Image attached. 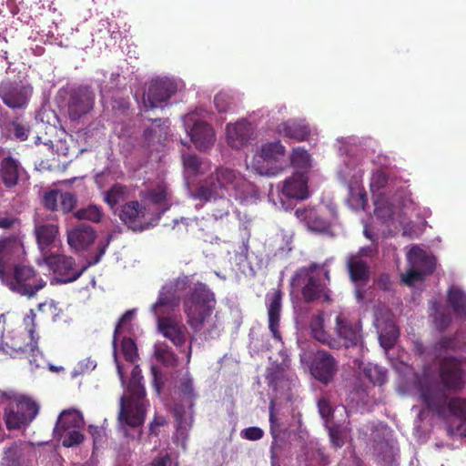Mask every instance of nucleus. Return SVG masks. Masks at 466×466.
<instances>
[{
    "mask_svg": "<svg viewBox=\"0 0 466 466\" xmlns=\"http://www.w3.org/2000/svg\"><path fill=\"white\" fill-rule=\"evenodd\" d=\"M8 398L15 400L16 410H19V412L23 414L22 417L26 419L29 422L32 421L38 413V405L30 398L15 394L8 396Z\"/></svg>",
    "mask_w": 466,
    "mask_h": 466,
    "instance_id": "ea45409f",
    "label": "nucleus"
},
{
    "mask_svg": "<svg viewBox=\"0 0 466 466\" xmlns=\"http://www.w3.org/2000/svg\"><path fill=\"white\" fill-rule=\"evenodd\" d=\"M360 369L365 379H385L386 377V370L377 364H361Z\"/></svg>",
    "mask_w": 466,
    "mask_h": 466,
    "instance_id": "4d7b16f0",
    "label": "nucleus"
},
{
    "mask_svg": "<svg viewBox=\"0 0 466 466\" xmlns=\"http://www.w3.org/2000/svg\"><path fill=\"white\" fill-rule=\"evenodd\" d=\"M223 196L224 193L219 191L213 176H210L207 180L197 187L193 193L195 199L204 201H211L212 199L218 200Z\"/></svg>",
    "mask_w": 466,
    "mask_h": 466,
    "instance_id": "72a5a7b5",
    "label": "nucleus"
},
{
    "mask_svg": "<svg viewBox=\"0 0 466 466\" xmlns=\"http://www.w3.org/2000/svg\"><path fill=\"white\" fill-rule=\"evenodd\" d=\"M4 350L13 358L18 355H25L28 358V356H35V353L38 351L37 339L27 338V335L21 333H13L7 338Z\"/></svg>",
    "mask_w": 466,
    "mask_h": 466,
    "instance_id": "dca6fc26",
    "label": "nucleus"
},
{
    "mask_svg": "<svg viewBox=\"0 0 466 466\" xmlns=\"http://www.w3.org/2000/svg\"><path fill=\"white\" fill-rule=\"evenodd\" d=\"M365 396H367L366 389L363 387L362 380H359L350 390V401L353 402L355 400H363Z\"/></svg>",
    "mask_w": 466,
    "mask_h": 466,
    "instance_id": "338daca9",
    "label": "nucleus"
},
{
    "mask_svg": "<svg viewBox=\"0 0 466 466\" xmlns=\"http://www.w3.org/2000/svg\"><path fill=\"white\" fill-rule=\"evenodd\" d=\"M464 387V380H401L397 386L400 395L417 396L426 408L441 419L451 417L466 421V399L451 397ZM448 433L466 436V425L448 427Z\"/></svg>",
    "mask_w": 466,
    "mask_h": 466,
    "instance_id": "f257e3e1",
    "label": "nucleus"
},
{
    "mask_svg": "<svg viewBox=\"0 0 466 466\" xmlns=\"http://www.w3.org/2000/svg\"><path fill=\"white\" fill-rule=\"evenodd\" d=\"M282 291L280 289H276L270 295V297H268V329L272 334V337L278 341H281L282 339L281 333L279 329L282 308Z\"/></svg>",
    "mask_w": 466,
    "mask_h": 466,
    "instance_id": "393cba45",
    "label": "nucleus"
},
{
    "mask_svg": "<svg viewBox=\"0 0 466 466\" xmlns=\"http://www.w3.org/2000/svg\"><path fill=\"white\" fill-rule=\"evenodd\" d=\"M295 215L305 223L309 230L319 234L332 235L331 223L322 218L314 208H298Z\"/></svg>",
    "mask_w": 466,
    "mask_h": 466,
    "instance_id": "4be33fe9",
    "label": "nucleus"
},
{
    "mask_svg": "<svg viewBox=\"0 0 466 466\" xmlns=\"http://www.w3.org/2000/svg\"><path fill=\"white\" fill-rule=\"evenodd\" d=\"M84 424L82 414L76 410H67L62 411L58 416L55 432H60L59 431L69 429H81Z\"/></svg>",
    "mask_w": 466,
    "mask_h": 466,
    "instance_id": "f704fd0d",
    "label": "nucleus"
},
{
    "mask_svg": "<svg viewBox=\"0 0 466 466\" xmlns=\"http://www.w3.org/2000/svg\"><path fill=\"white\" fill-rule=\"evenodd\" d=\"M177 92V85L169 78H156L150 81L143 94V105L147 109L163 107Z\"/></svg>",
    "mask_w": 466,
    "mask_h": 466,
    "instance_id": "9b49d317",
    "label": "nucleus"
},
{
    "mask_svg": "<svg viewBox=\"0 0 466 466\" xmlns=\"http://www.w3.org/2000/svg\"><path fill=\"white\" fill-rule=\"evenodd\" d=\"M10 126V131L17 140H27L30 133V127L27 124L19 121H13Z\"/></svg>",
    "mask_w": 466,
    "mask_h": 466,
    "instance_id": "13d9d810",
    "label": "nucleus"
},
{
    "mask_svg": "<svg viewBox=\"0 0 466 466\" xmlns=\"http://www.w3.org/2000/svg\"><path fill=\"white\" fill-rule=\"evenodd\" d=\"M335 331L341 347L351 348L357 346L360 339V329L342 314L336 318Z\"/></svg>",
    "mask_w": 466,
    "mask_h": 466,
    "instance_id": "b1692460",
    "label": "nucleus"
},
{
    "mask_svg": "<svg viewBox=\"0 0 466 466\" xmlns=\"http://www.w3.org/2000/svg\"><path fill=\"white\" fill-rule=\"evenodd\" d=\"M43 206L49 211L61 210L64 214L72 212L77 205V198L72 192L50 189L44 193Z\"/></svg>",
    "mask_w": 466,
    "mask_h": 466,
    "instance_id": "4468645a",
    "label": "nucleus"
},
{
    "mask_svg": "<svg viewBox=\"0 0 466 466\" xmlns=\"http://www.w3.org/2000/svg\"><path fill=\"white\" fill-rule=\"evenodd\" d=\"M45 262L54 274L57 276V282L69 283L76 280L87 266L80 269L76 268L75 259L65 255H49L45 258Z\"/></svg>",
    "mask_w": 466,
    "mask_h": 466,
    "instance_id": "ddd939ff",
    "label": "nucleus"
},
{
    "mask_svg": "<svg viewBox=\"0 0 466 466\" xmlns=\"http://www.w3.org/2000/svg\"><path fill=\"white\" fill-rule=\"evenodd\" d=\"M278 132L286 137L297 141L307 140L310 134V130L307 125L294 119H289L279 125Z\"/></svg>",
    "mask_w": 466,
    "mask_h": 466,
    "instance_id": "7c9ffc66",
    "label": "nucleus"
},
{
    "mask_svg": "<svg viewBox=\"0 0 466 466\" xmlns=\"http://www.w3.org/2000/svg\"><path fill=\"white\" fill-rule=\"evenodd\" d=\"M285 157L286 149L280 142L267 143L254 155L251 167L261 176L275 177L288 167Z\"/></svg>",
    "mask_w": 466,
    "mask_h": 466,
    "instance_id": "39448f33",
    "label": "nucleus"
},
{
    "mask_svg": "<svg viewBox=\"0 0 466 466\" xmlns=\"http://www.w3.org/2000/svg\"><path fill=\"white\" fill-rule=\"evenodd\" d=\"M22 413L16 410L15 405H11L5 410V420L8 430L20 429L29 421L22 417Z\"/></svg>",
    "mask_w": 466,
    "mask_h": 466,
    "instance_id": "49530a36",
    "label": "nucleus"
},
{
    "mask_svg": "<svg viewBox=\"0 0 466 466\" xmlns=\"http://www.w3.org/2000/svg\"><path fill=\"white\" fill-rule=\"evenodd\" d=\"M183 164L187 170L192 174H198L201 166L199 157L195 154L183 155Z\"/></svg>",
    "mask_w": 466,
    "mask_h": 466,
    "instance_id": "680f3d73",
    "label": "nucleus"
},
{
    "mask_svg": "<svg viewBox=\"0 0 466 466\" xmlns=\"http://www.w3.org/2000/svg\"><path fill=\"white\" fill-rule=\"evenodd\" d=\"M167 190L164 187H157L147 193L148 200L156 205H161L167 201Z\"/></svg>",
    "mask_w": 466,
    "mask_h": 466,
    "instance_id": "e2e57ef3",
    "label": "nucleus"
},
{
    "mask_svg": "<svg viewBox=\"0 0 466 466\" xmlns=\"http://www.w3.org/2000/svg\"><path fill=\"white\" fill-rule=\"evenodd\" d=\"M287 368L285 360L281 363L272 362L268 368L266 379H283Z\"/></svg>",
    "mask_w": 466,
    "mask_h": 466,
    "instance_id": "052dcab7",
    "label": "nucleus"
},
{
    "mask_svg": "<svg viewBox=\"0 0 466 466\" xmlns=\"http://www.w3.org/2000/svg\"><path fill=\"white\" fill-rule=\"evenodd\" d=\"M318 408L320 416L325 420H329L333 416V410L328 400L322 398L318 401Z\"/></svg>",
    "mask_w": 466,
    "mask_h": 466,
    "instance_id": "774afa93",
    "label": "nucleus"
},
{
    "mask_svg": "<svg viewBox=\"0 0 466 466\" xmlns=\"http://www.w3.org/2000/svg\"><path fill=\"white\" fill-rule=\"evenodd\" d=\"M329 435L332 444L336 448H340L344 444V439L339 425H335L329 428Z\"/></svg>",
    "mask_w": 466,
    "mask_h": 466,
    "instance_id": "69168bd1",
    "label": "nucleus"
},
{
    "mask_svg": "<svg viewBox=\"0 0 466 466\" xmlns=\"http://www.w3.org/2000/svg\"><path fill=\"white\" fill-rule=\"evenodd\" d=\"M134 318V311L127 310L126 311L121 318L119 319L117 324L116 325L114 335H113V344L116 345L117 337L125 330H129L131 329V321Z\"/></svg>",
    "mask_w": 466,
    "mask_h": 466,
    "instance_id": "5fc2aeb1",
    "label": "nucleus"
},
{
    "mask_svg": "<svg viewBox=\"0 0 466 466\" xmlns=\"http://www.w3.org/2000/svg\"><path fill=\"white\" fill-rule=\"evenodd\" d=\"M402 198V194L398 197L392 196H377L374 200V214L376 217L383 221H388L393 218L394 215V202Z\"/></svg>",
    "mask_w": 466,
    "mask_h": 466,
    "instance_id": "473e14b6",
    "label": "nucleus"
},
{
    "mask_svg": "<svg viewBox=\"0 0 466 466\" xmlns=\"http://www.w3.org/2000/svg\"><path fill=\"white\" fill-rule=\"evenodd\" d=\"M218 200V208L213 210V217L215 219H221L229 213L230 200L226 198L225 196L221 197Z\"/></svg>",
    "mask_w": 466,
    "mask_h": 466,
    "instance_id": "0e129e2a",
    "label": "nucleus"
},
{
    "mask_svg": "<svg viewBox=\"0 0 466 466\" xmlns=\"http://www.w3.org/2000/svg\"><path fill=\"white\" fill-rule=\"evenodd\" d=\"M188 283L187 276L178 277L167 282L160 289L157 300L152 305L151 311L155 316H165L179 303V291L186 289Z\"/></svg>",
    "mask_w": 466,
    "mask_h": 466,
    "instance_id": "6e6552de",
    "label": "nucleus"
},
{
    "mask_svg": "<svg viewBox=\"0 0 466 466\" xmlns=\"http://www.w3.org/2000/svg\"><path fill=\"white\" fill-rule=\"evenodd\" d=\"M215 305V294L202 282H197L184 298L183 309L187 323L195 332L202 329Z\"/></svg>",
    "mask_w": 466,
    "mask_h": 466,
    "instance_id": "7ed1b4c3",
    "label": "nucleus"
},
{
    "mask_svg": "<svg viewBox=\"0 0 466 466\" xmlns=\"http://www.w3.org/2000/svg\"><path fill=\"white\" fill-rule=\"evenodd\" d=\"M447 301L453 312L459 317H466V293L456 286L447 291Z\"/></svg>",
    "mask_w": 466,
    "mask_h": 466,
    "instance_id": "e433bc0d",
    "label": "nucleus"
},
{
    "mask_svg": "<svg viewBox=\"0 0 466 466\" xmlns=\"http://www.w3.org/2000/svg\"><path fill=\"white\" fill-rule=\"evenodd\" d=\"M324 321L325 318L323 311H319L317 314L311 317L309 321L311 336L316 340L322 343L323 345L329 347L330 349H340V341L336 338L331 337V335L325 329Z\"/></svg>",
    "mask_w": 466,
    "mask_h": 466,
    "instance_id": "a878e982",
    "label": "nucleus"
},
{
    "mask_svg": "<svg viewBox=\"0 0 466 466\" xmlns=\"http://www.w3.org/2000/svg\"><path fill=\"white\" fill-rule=\"evenodd\" d=\"M58 234V227L54 224L41 225L35 228L37 243L42 250L48 248Z\"/></svg>",
    "mask_w": 466,
    "mask_h": 466,
    "instance_id": "a19ab883",
    "label": "nucleus"
},
{
    "mask_svg": "<svg viewBox=\"0 0 466 466\" xmlns=\"http://www.w3.org/2000/svg\"><path fill=\"white\" fill-rule=\"evenodd\" d=\"M121 351L125 360L134 363L138 359L137 347L135 340L128 337H124L121 340Z\"/></svg>",
    "mask_w": 466,
    "mask_h": 466,
    "instance_id": "3c124183",
    "label": "nucleus"
},
{
    "mask_svg": "<svg viewBox=\"0 0 466 466\" xmlns=\"http://www.w3.org/2000/svg\"><path fill=\"white\" fill-rule=\"evenodd\" d=\"M282 193L289 198H308V178L303 174H295L287 178L283 183Z\"/></svg>",
    "mask_w": 466,
    "mask_h": 466,
    "instance_id": "c756f323",
    "label": "nucleus"
},
{
    "mask_svg": "<svg viewBox=\"0 0 466 466\" xmlns=\"http://www.w3.org/2000/svg\"><path fill=\"white\" fill-rule=\"evenodd\" d=\"M33 95V86L22 80L6 79L0 83V98L13 110L25 108Z\"/></svg>",
    "mask_w": 466,
    "mask_h": 466,
    "instance_id": "0eeeda50",
    "label": "nucleus"
},
{
    "mask_svg": "<svg viewBox=\"0 0 466 466\" xmlns=\"http://www.w3.org/2000/svg\"><path fill=\"white\" fill-rule=\"evenodd\" d=\"M96 96L89 86H80L69 93L67 112L71 120H78L94 107Z\"/></svg>",
    "mask_w": 466,
    "mask_h": 466,
    "instance_id": "f8f14e48",
    "label": "nucleus"
},
{
    "mask_svg": "<svg viewBox=\"0 0 466 466\" xmlns=\"http://www.w3.org/2000/svg\"><path fill=\"white\" fill-rule=\"evenodd\" d=\"M412 268L407 271L402 280L407 285L421 281L428 275L433 273L436 268V259L433 255L419 247H412L408 254Z\"/></svg>",
    "mask_w": 466,
    "mask_h": 466,
    "instance_id": "1a4fd4ad",
    "label": "nucleus"
},
{
    "mask_svg": "<svg viewBox=\"0 0 466 466\" xmlns=\"http://www.w3.org/2000/svg\"><path fill=\"white\" fill-rule=\"evenodd\" d=\"M347 268L351 281L363 283L369 281V265L367 261L359 258V256H349L347 258Z\"/></svg>",
    "mask_w": 466,
    "mask_h": 466,
    "instance_id": "2f4dec72",
    "label": "nucleus"
},
{
    "mask_svg": "<svg viewBox=\"0 0 466 466\" xmlns=\"http://www.w3.org/2000/svg\"><path fill=\"white\" fill-rule=\"evenodd\" d=\"M320 268V265L315 262L310 263L308 267L298 268L291 278L290 285L293 288H301L302 297L307 303L316 300L331 303L330 289L327 287V283L321 279L313 275V273Z\"/></svg>",
    "mask_w": 466,
    "mask_h": 466,
    "instance_id": "20e7f679",
    "label": "nucleus"
},
{
    "mask_svg": "<svg viewBox=\"0 0 466 466\" xmlns=\"http://www.w3.org/2000/svg\"><path fill=\"white\" fill-rule=\"evenodd\" d=\"M398 337V328L394 324H389L380 334V344L385 350H389L394 347Z\"/></svg>",
    "mask_w": 466,
    "mask_h": 466,
    "instance_id": "de8ad7c7",
    "label": "nucleus"
},
{
    "mask_svg": "<svg viewBox=\"0 0 466 466\" xmlns=\"http://www.w3.org/2000/svg\"><path fill=\"white\" fill-rule=\"evenodd\" d=\"M96 368V361L90 357L77 362L72 372L73 377L90 376L91 372Z\"/></svg>",
    "mask_w": 466,
    "mask_h": 466,
    "instance_id": "603ef678",
    "label": "nucleus"
},
{
    "mask_svg": "<svg viewBox=\"0 0 466 466\" xmlns=\"http://www.w3.org/2000/svg\"><path fill=\"white\" fill-rule=\"evenodd\" d=\"M96 237L91 226L80 224L67 232V243L76 250H83L94 242Z\"/></svg>",
    "mask_w": 466,
    "mask_h": 466,
    "instance_id": "bb28decb",
    "label": "nucleus"
},
{
    "mask_svg": "<svg viewBox=\"0 0 466 466\" xmlns=\"http://www.w3.org/2000/svg\"><path fill=\"white\" fill-rule=\"evenodd\" d=\"M268 410H269L270 434L273 438V441L270 446V458L275 462L276 461H278V454H277L276 449H277V447H279L278 440H279V433H280L281 423L277 416L274 400H270Z\"/></svg>",
    "mask_w": 466,
    "mask_h": 466,
    "instance_id": "58836bf2",
    "label": "nucleus"
},
{
    "mask_svg": "<svg viewBox=\"0 0 466 466\" xmlns=\"http://www.w3.org/2000/svg\"><path fill=\"white\" fill-rule=\"evenodd\" d=\"M214 104L219 113H228L234 110V98L227 92H219L215 96Z\"/></svg>",
    "mask_w": 466,
    "mask_h": 466,
    "instance_id": "8fccbe9b",
    "label": "nucleus"
},
{
    "mask_svg": "<svg viewBox=\"0 0 466 466\" xmlns=\"http://www.w3.org/2000/svg\"><path fill=\"white\" fill-rule=\"evenodd\" d=\"M33 268L28 266L15 265L13 273L7 271L5 276L0 278L3 284L7 286L12 291L33 298L36 293L44 289L46 282L42 279H36Z\"/></svg>",
    "mask_w": 466,
    "mask_h": 466,
    "instance_id": "423d86ee",
    "label": "nucleus"
},
{
    "mask_svg": "<svg viewBox=\"0 0 466 466\" xmlns=\"http://www.w3.org/2000/svg\"><path fill=\"white\" fill-rule=\"evenodd\" d=\"M125 389L119 400L117 420L131 428L141 426L146 418L147 403L145 387L141 380H122Z\"/></svg>",
    "mask_w": 466,
    "mask_h": 466,
    "instance_id": "f03ea898",
    "label": "nucleus"
},
{
    "mask_svg": "<svg viewBox=\"0 0 466 466\" xmlns=\"http://www.w3.org/2000/svg\"><path fill=\"white\" fill-rule=\"evenodd\" d=\"M129 195V188L127 186L121 183L113 184L103 194V200L111 208H115L118 203L126 200Z\"/></svg>",
    "mask_w": 466,
    "mask_h": 466,
    "instance_id": "4c0bfd02",
    "label": "nucleus"
},
{
    "mask_svg": "<svg viewBox=\"0 0 466 466\" xmlns=\"http://www.w3.org/2000/svg\"><path fill=\"white\" fill-rule=\"evenodd\" d=\"M74 218L78 220H87L92 223H99L104 216L101 207L94 204L87 205L74 212Z\"/></svg>",
    "mask_w": 466,
    "mask_h": 466,
    "instance_id": "c03bdc74",
    "label": "nucleus"
},
{
    "mask_svg": "<svg viewBox=\"0 0 466 466\" xmlns=\"http://www.w3.org/2000/svg\"><path fill=\"white\" fill-rule=\"evenodd\" d=\"M35 319L36 314L34 309H30L23 319V324L27 331V338L36 339L39 340V336L35 333Z\"/></svg>",
    "mask_w": 466,
    "mask_h": 466,
    "instance_id": "bf43d9fd",
    "label": "nucleus"
},
{
    "mask_svg": "<svg viewBox=\"0 0 466 466\" xmlns=\"http://www.w3.org/2000/svg\"><path fill=\"white\" fill-rule=\"evenodd\" d=\"M25 172L20 161L11 155L3 157L0 160V183L6 189L15 187L19 183L21 174Z\"/></svg>",
    "mask_w": 466,
    "mask_h": 466,
    "instance_id": "f3484780",
    "label": "nucleus"
},
{
    "mask_svg": "<svg viewBox=\"0 0 466 466\" xmlns=\"http://www.w3.org/2000/svg\"><path fill=\"white\" fill-rule=\"evenodd\" d=\"M440 379H461L463 374L461 360L453 356L444 357L440 361Z\"/></svg>",
    "mask_w": 466,
    "mask_h": 466,
    "instance_id": "c9c22d12",
    "label": "nucleus"
},
{
    "mask_svg": "<svg viewBox=\"0 0 466 466\" xmlns=\"http://www.w3.org/2000/svg\"><path fill=\"white\" fill-rule=\"evenodd\" d=\"M290 164L297 168L306 169L310 166V155L302 147H296L290 155Z\"/></svg>",
    "mask_w": 466,
    "mask_h": 466,
    "instance_id": "09e8293b",
    "label": "nucleus"
},
{
    "mask_svg": "<svg viewBox=\"0 0 466 466\" xmlns=\"http://www.w3.org/2000/svg\"><path fill=\"white\" fill-rule=\"evenodd\" d=\"M211 176L220 192L225 194V191L233 190L235 198L238 199H245L252 187L240 173L229 167H218Z\"/></svg>",
    "mask_w": 466,
    "mask_h": 466,
    "instance_id": "9d476101",
    "label": "nucleus"
},
{
    "mask_svg": "<svg viewBox=\"0 0 466 466\" xmlns=\"http://www.w3.org/2000/svg\"><path fill=\"white\" fill-rule=\"evenodd\" d=\"M338 370V362L328 351L318 350L313 358L310 371L314 379H332Z\"/></svg>",
    "mask_w": 466,
    "mask_h": 466,
    "instance_id": "a211bd4d",
    "label": "nucleus"
},
{
    "mask_svg": "<svg viewBox=\"0 0 466 466\" xmlns=\"http://www.w3.org/2000/svg\"><path fill=\"white\" fill-rule=\"evenodd\" d=\"M154 358L157 362L166 367H174L177 365V359L170 347L165 342H157L154 345Z\"/></svg>",
    "mask_w": 466,
    "mask_h": 466,
    "instance_id": "79ce46f5",
    "label": "nucleus"
},
{
    "mask_svg": "<svg viewBox=\"0 0 466 466\" xmlns=\"http://www.w3.org/2000/svg\"><path fill=\"white\" fill-rule=\"evenodd\" d=\"M226 131L228 144L236 149L247 146L254 133L252 125L245 120L227 125Z\"/></svg>",
    "mask_w": 466,
    "mask_h": 466,
    "instance_id": "aec40b11",
    "label": "nucleus"
},
{
    "mask_svg": "<svg viewBox=\"0 0 466 466\" xmlns=\"http://www.w3.org/2000/svg\"><path fill=\"white\" fill-rule=\"evenodd\" d=\"M189 136L196 148L206 151L210 148L216 140L215 132L211 125L202 120L194 122Z\"/></svg>",
    "mask_w": 466,
    "mask_h": 466,
    "instance_id": "412c9836",
    "label": "nucleus"
},
{
    "mask_svg": "<svg viewBox=\"0 0 466 466\" xmlns=\"http://www.w3.org/2000/svg\"><path fill=\"white\" fill-rule=\"evenodd\" d=\"M370 190L378 196L398 197L403 190V186L400 180L390 177L385 171L378 169L372 173L370 178Z\"/></svg>",
    "mask_w": 466,
    "mask_h": 466,
    "instance_id": "2eb2a0df",
    "label": "nucleus"
},
{
    "mask_svg": "<svg viewBox=\"0 0 466 466\" xmlns=\"http://www.w3.org/2000/svg\"><path fill=\"white\" fill-rule=\"evenodd\" d=\"M179 390V398L181 400H185L188 404V408L192 410L194 407V400L197 398V393L195 392L192 380H184L180 386Z\"/></svg>",
    "mask_w": 466,
    "mask_h": 466,
    "instance_id": "864d4df0",
    "label": "nucleus"
},
{
    "mask_svg": "<svg viewBox=\"0 0 466 466\" xmlns=\"http://www.w3.org/2000/svg\"><path fill=\"white\" fill-rule=\"evenodd\" d=\"M59 431L60 432L54 431V436L62 443L63 446L67 448L79 445L83 442L85 438L80 429L67 428Z\"/></svg>",
    "mask_w": 466,
    "mask_h": 466,
    "instance_id": "37998d69",
    "label": "nucleus"
},
{
    "mask_svg": "<svg viewBox=\"0 0 466 466\" xmlns=\"http://www.w3.org/2000/svg\"><path fill=\"white\" fill-rule=\"evenodd\" d=\"M460 350H461V346L459 343L457 332L452 336H442L433 345V350L438 357L447 351H457Z\"/></svg>",
    "mask_w": 466,
    "mask_h": 466,
    "instance_id": "a18cd8bd",
    "label": "nucleus"
},
{
    "mask_svg": "<svg viewBox=\"0 0 466 466\" xmlns=\"http://www.w3.org/2000/svg\"><path fill=\"white\" fill-rule=\"evenodd\" d=\"M433 308L435 309L433 316L435 326L440 332H444L451 322V316L440 309L438 302L433 303Z\"/></svg>",
    "mask_w": 466,
    "mask_h": 466,
    "instance_id": "6e6d98bb",
    "label": "nucleus"
},
{
    "mask_svg": "<svg viewBox=\"0 0 466 466\" xmlns=\"http://www.w3.org/2000/svg\"><path fill=\"white\" fill-rule=\"evenodd\" d=\"M373 453L381 466H395L397 448L390 439H373Z\"/></svg>",
    "mask_w": 466,
    "mask_h": 466,
    "instance_id": "cd10ccee",
    "label": "nucleus"
},
{
    "mask_svg": "<svg viewBox=\"0 0 466 466\" xmlns=\"http://www.w3.org/2000/svg\"><path fill=\"white\" fill-rule=\"evenodd\" d=\"M160 333L177 347H182L187 340L186 328L166 316H156Z\"/></svg>",
    "mask_w": 466,
    "mask_h": 466,
    "instance_id": "5701e85b",
    "label": "nucleus"
},
{
    "mask_svg": "<svg viewBox=\"0 0 466 466\" xmlns=\"http://www.w3.org/2000/svg\"><path fill=\"white\" fill-rule=\"evenodd\" d=\"M21 248V245L15 239L7 238L0 239V278L10 270Z\"/></svg>",
    "mask_w": 466,
    "mask_h": 466,
    "instance_id": "c85d7f7f",
    "label": "nucleus"
},
{
    "mask_svg": "<svg viewBox=\"0 0 466 466\" xmlns=\"http://www.w3.org/2000/svg\"><path fill=\"white\" fill-rule=\"evenodd\" d=\"M145 207L137 200H131L125 203L119 209L120 220L134 231H143L146 227L142 224L145 217Z\"/></svg>",
    "mask_w": 466,
    "mask_h": 466,
    "instance_id": "6ab92c4d",
    "label": "nucleus"
}]
</instances>
